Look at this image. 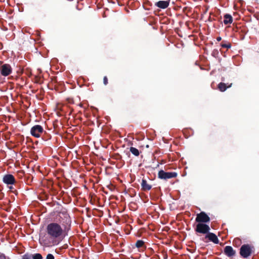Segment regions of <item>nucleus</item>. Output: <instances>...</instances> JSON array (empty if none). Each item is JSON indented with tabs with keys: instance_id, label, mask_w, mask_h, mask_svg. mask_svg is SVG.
<instances>
[{
	"instance_id": "1",
	"label": "nucleus",
	"mask_w": 259,
	"mask_h": 259,
	"mask_svg": "<svg viewBox=\"0 0 259 259\" xmlns=\"http://www.w3.org/2000/svg\"><path fill=\"white\" fill-rule=\"evenodd\" d=\"M47 234L39 235V241L46 246H50L56 244L57 240L63 236V229L56 223L49 224L46 228Z\"/></svg>"
},
{
	"instance_id": "2",
	"label": "nucleus",
	"mask_w": 259,
	"mask_h": 259,
	"mask_svg": "<svg viewBox=\"0 0 259 259\" xmlns=\"http://www.w3.org/2000/svg\"><path fill=\"white\" fill-rule=\"evenodd\" d=\"M253 247L249 244L243 245L240 249V254L244 258H247L251 254Z\"/></svg>"
},
{
	"instance_id": "3",
	"label": "nucleus",
	"mask_w": 259,
	"mask_h": 259,
	"mask_svg": "<svg viewBox=\"0 0 259 259\" xmlns=\"http://www.w3.org/2000/svg\"><path fill=\"white\" fill-rule=\"evenodd\" d=\"M209 230L210 228L208 225L201 223H198L195 229L196 232L202 234L208 233Z\"/></svg>"
},
{
	"instance_id": "4",
	"label": "nucleus",
	"mask_w": 259,
	"mask_h": 259,
	"mask_svg": "<svg viewBox=\"0 0 259 259\" xmlns=\"http://www.w3.org/2000/svg\"><path fill=\"white\" fill-rule=\"evenodd\" d=\"M177 176V173L172 172H165L163 170H160L158 172V177L161 179H167L175 178Z\"/></svg>"
},
{
	"instance_id": "5",
	"label": "nucleus",
	"mask_w": 259,
	"mask_h": 259,
	"mask_svg": "<svg viewBox=\"0 0 259 259\" xmlns=\"http://www.w3.org/2000/svg\"><path fill=\"white\" fill-rule=\"evenodd\" d=\"M209 217L204 212H201L197 215L196 221L198 223H207L209 222Z\"/></svg>"
},
{
	"instance_id": "6",
	"label": "nucleus",
	"mask_w": 259,
	"mask_h": 259,
	"mask_svg": "<svg viewBox=\"0 0 259 259\" xmlns=\"http://www.w3.org/2000/svg\"><path fill=\"white\" fill-rule=\"evenodd\" d=\"M43 132L42 127L39 125H36L31 129V134L35 137L38 138Z\"/></svg>"
},
{
	"instance_id": "7",
	"label": "nucleus",
	"mask_w": 259,
	"mask_h": 259,
	"mask_svg": "<svg viewBox=\"0 0 259 259\" xmlns=\"http://www.w3.org/2000/svg\"><path fill=\"white\" fill-rule=\"evenodd\" d=\"M1 74L3 76H8L12 72V68L9 64H4L0 67Z\"/></svg>"
},
{
	"instance_id": "8",
	"label": "nucleus",
	"mask_w": 259,
	"mask_h": 259,
	"mask_svg": "<svg viewBox=\"0 0 259 259\" xmlns=\"http://www.w3.org/2000/svg\"><path fill=\"white\" fill-rule=\"evenodd\" d=\"M3 181L4 183L7 185H12L14 184L15 182V180L13 176L10 174L4 176Z\"/></svg>"
},
{
	"instance_id": "9",
	"label": "nucleus",
	"mask_w": 259,
	"mask_h": 259,
	"mask_svg": "<svg viewBox=\"0 0 259 259\" xmlns=\"http://www.w3.org/2000/svg\"><path fill=\"white\" fill-rule=\"evenodd\" d=\"M224 252L227 256L230 257L233 256L235 253V252L233 250V248L230 246H227L225 247L224 249Z\"/></svg>"
},
{
	"instance_id": "10",
	"label": "nucleus",
	"mask_w": 259,
	"mask_h": 259,
	"mask_svg": "<svg viewBox=\"0 0 259 259\" xmlns=\"http://www.w3.org/2000/svg\"><path fill=\"white\" fill-rule=\"evenodd\" d=\"M206 237L208 238L209 240L213 242L215 244L219 243V240L217 236L213 233H209L206 236Z\"/></svg>"
},
{
	"instance_id": "11",
	"label": "nucleus",
	"mask_w": 259,
	"mask_h": 259,
	"mask_svg": "<svg viewBox=\"0 0 259 259\" xmlns=\"http://www.w3.org/2000/svg\"><path fill=\"white\" fill-rule=\"evenodd\" d=\"M169 5V1H160L156 3V5L158 7L161 9H165L168 7Z\"/></svg>"
},
{
	"instance_id": "12",
	"label": "nucleus",
	"mask_w": 259,
	"mask_h": 259,
	"mask_svg": "<svg viewBox=\"0 0 259 259\" xmlns=\"http://www.w3.org/2000/svg\"><path fill=\"white\" fill-rule=\"evenodd\" d=\"M141 186L144 190H149L151 188V186L147 183L146 180H142Z\"/></svg>"
},
{
	"instance_id": "13",
	"label": "nucleus",
	"mask_w": 259,
	"mask_h": 259,
	"mask_svg": "<svg viewBox=\"0 0 259 259\" xmlns=\"http://www.w3.org/2000/svg\"><path fill=\"white\" fill-rule=\"evenodd\" d=\"M233 21L232 17L230 15L226 14L224 16V23L225 24H231Z\"/></svg>"
},
{
	"instance_id": "14",
	"label": "nucleus",
	"mask_w": 259,
	"mask_h": 259,
	"mask_svg": "<svg viewBox=\"0 0 259 259\" xmlns=\"http://www.w3.org/2000/svg\"><path fill=\"white\" fill-rule=\"evenodd\" d=\"M232 84H230V85H228V87H226V85L224 83H220L218 85V88L221 92L225 91L227 88H230Z\"/></svg>"
},
{
	"instance_id": "15",
	"label": "nucleus",
	"mask_w": 259,
	"mask_h": 259,
	"mask_svg": "<svg viewBox=\"0 0 259 259\" xmlns=\"http://www.w3.org/2000/svg\"><path fill=\"white\" fill-rule=\"evenodd\" d=\"M131 152L135 156H138L139 155V150L134 147H131L130 148Z\"/></svg>"
},
{
	"instance_id": "16",
	"label": "nucleus",
	"mask_w": 259,
	"mask_h": 259,
	"mask_svg": "<svg viewBox=\"0 0 259 259\" xmlns=\"http://www.w3.org/2000/svg\"><path fill=\"white\" fill-rule=\"evenodd\" d=\"M33 259H42V256L39 253H35L31 256Z\"/></svg>"
},
{
	"instance_id": "17",
	"label": "nucleus",
	"mask_w": 259,
	"mask_h": 259,
	"mask_svg": "<svg viewBox=\"0 0 259 259\" xmlns=\"http://www.w3.org/2000/svg\"><path fill=\"white\" fill-rule=\"evenodd\" d=\"M144 244V242L142 240H138L136 242V246L138 248L142 247Z\"/></svg>"
},
{
	"instance_id": "18",
	"label": "nucleus",
	"mask_w": 259,
	"mask_h": 259,
	"mask_svg": "<svg viewBox=\"0 0 259 259\" xmlns=\"http://www.w3.org/2000/svg\"><path fill=\"white\" fill-rule=\"evenodd\" d=\"M32 257L31 255L28 254H25L23 256L22 259H31Z\"/></svg>"
},
{
	"instance_id": "19",
	"label": "nucleus",
	"mask_w": 259,
	"mask_h": 259,
	"mask_svg": "<svg viewBox=\"0 0 259 259\" xmlns=\"http://www.w3.org/2000/svg\"><path fill=\"white\" fill-rule=\"evenodd\" d=\"M62 214H63L64 215V217L66 219V222L67 223L69 222V216L66 213H62Z\"/></svg>"
},
{
	"instance_id": "20",
	"label": "nucleus",
	"mask_w": 259,
	"mask_h": 259,
	"mask_svg": "<svg viewBox=\"0 0 259 259\" xmlns=\"http://www.w3.org/2000/svg\"><path fill=\"white\" fill-rule=\"evenodd\" d=\"M47 259H54V257L52 254H48L47 256Z\"/></svg>"
},
{
	"instance_id": "21",
	"label": "nucleus",
	"mask_w": 259,
	"mask_h": 259,
	"mask_svg": "<svg viewBox=\"0 0 259 259\" xmlns=\"http://www.w3.org/2000/svg\"><path fill=\"white\" fill-rule=\"evenodd\" d=\"M222 47H224V48H230L231 47V45L230 44H222Z\"/></svg>"
},
{
	"instance_id": "22",
	"label": "nucleus",
	"mask_w": 259,
	"mask_h": 259,
	"mask_svg": "<svg viewBox=\"0 0 259 259\" xmlns=\"http://www.w3.org/2000/svg\"><path fill=\"white\" fill-rule=\"evenodd\" d=\"M103 82L105 85H106L107 84L108 80L107 77L105 76L104 77Z\"/></svg>"
},
{
	"instance_id": "23",
	"label": "nucleus",
	"mask_w": 259,
	"mask_h": 259,
	"mask_svg": "<svg viewBox=\"0 0 259 259\" xmlns=\"http://www.w3.org/2000/svg\"><path fill=\"white\" fill-rule=\"evenodd\" d=\"M0 259H6V257L4 254L0 253Z\"/></svg>"
},
{
	"instance_id": "24",
	"label": "nucleus",
	"mask_w": 259,
	"mask_h": 259,
	"mask_svg": "<svg viewBox=\"0 0 259 259\" xmlns=\"http://www.w3.org/2000/svg\"><path fill=\"white\" fill-rule=\"evenodd\" d=\"M217 40L218 41H220L221 40V37H218L217 38Z\"/></svg>"
},
{
	"instance_id": "25",
	"label": "nucleus",
	"mask_w": 259,
	"mask_h": 259,
	"mask_svg": "<svg viewBox=\"0 0 259 259\" xmlns=\"http://www.w3.org/2000/svg\"><path fill=\"white\" fill-rule=\"evenodd\" d=\"M9 188H10V189H12V186H10V187H9Z\"/></svg>"
}]
</instances>
